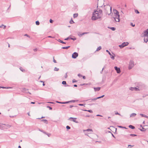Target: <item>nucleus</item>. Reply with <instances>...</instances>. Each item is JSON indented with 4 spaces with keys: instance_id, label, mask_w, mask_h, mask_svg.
<instances>
[{
    "instance_id": "12",
    "label": "nucleus",
    "mask_w": 148,
    "mask_h": 148,
    "mask_svg": "<svg viewBox=\"0 0 148 148\" xmlns=\"http://www.w3.org/2000/svg\"><path fill=\"white\" fill-rule=\"evenodd\" d=\"M89 32H84L82 33H81L80 32H78L77 33V34L79 36H82L83 35L85 34H87Z\"/></svg>"
},
{
    "instance_id": "36",
    "label": "nucleus",
    "mask_w": 148,
    "mask_h": 148,
    "mask_svg": "<svg viewBox=\"0 0 148 148\" xmlns=\"http://www.w3.org/2000/svg\"><path fill=\"white\" fill-rule=\"evenodd\" d=\"M130 135L132 137L136 136L137 135L135 134H130Z\"/></svg>"
},
{
    "instance_id": "27",
    "label": "nucleus",
    "mask_w": 148,
    "mask_h": 148,
    "mask_svg": "<svg viewBox=\"0 0 148 148\" xmlns=\"http://www.w3.org/2000/svg\"><path fill=\"white\" fill-rule=\"evenodd\" d=\"M142 129H139L141 131H142V132H145L146 130L145 129V128L144 127H142Z\"/></svg>"
},
{
    "instance_id": "13",
    "label": "nucleus",
    "mask_w": 148,
    "mask_h": 148,
    "mask_svg": "<svg viewBox=\"0 0 148 148\" xmlns=\"http://www.w3.org/2000/svg\"><path fill=\"white\" fill-rule=\"evenodd\" d=\"M71 101H66L65 102H59L58 101H56V102L57 103H61V104H66L70 102H71Z\"/></svg>"
},
{
    "instance_id": "58",
    "label": "nucleus",
    "mask_w": 148,
    "mask_h": 148,
    "mask_svg": "<svg viewBox=\"0 0 148 148\" xmlns=\"http://www.w3.org/2000/svg\"><path fill=\"white\" fill-rule=\"evenodd\" d=\"M42 132H43V133H44V134H46H46H47V132H45V131H42Z\"/></svg>"
},
{
    "instance_id": "55",
    "label": "nucleus",
    "mask_w": 148,
    "mask_h": 148,
    "mask_svg": "<svg viewBox=\"0 0 148 148\" xmlns=\"http://www.w3.org/2000/svg\"><path fill=\"white\" fill-rule=\"evenodd\" d=\"M78 76V77H82V75H81L80 74H78L77 75Z\"/></svg>"
},
{
    "instance_id": "63",
    "label": "nucleus",
    "mask_w": 148,
    "mask_h": 148,
    "mask_svg": "<svg viewBox=\"0 0 148 148\" xmlns=\"http://www.w3.org/2000/svg\"><path fill=\"white\" fill-rule=\"evenodd\" d=\"M74 106L73 105H70L69 106L70 108H72Z\"/></svg>"
},
{
    "instance_id": "20",
    "label": "nucleus",
    "mask_w": 148,
    "mask_h": 148,
    "mask_svg": "<svg viewBox=\"0 0 148 148\" xmlns=\"http://www.w3.org/2000/svg\"><path fill=\"white\" fill-rule=\"evenodd\" d=\"M129 127L132 129H134L135 128L134 126L131 125H130L129 126Z\"/></svg>"
},
{
    "instance_id": "51",
    "label": "nucleus",
    "mask_w": 148,
    "mask_h": 148,
    "mask_svg": "<svg viewBox=\"0 0 148 148\" xmlns=\"http://www.w3.org/2000/svg\"><path fill=\"white\" fill-rule=\"evenodd\" d=\"M69 39H70V38L69 37H68L67 38H65L64 39V40H69Z\"/></svg>"
},
{
    "instance_id": "59",
    "label": "nucleus",
    "mask_w": 148,
    "mask_h": 148,
    "mask_svg": "<svg viewBox=\"0 0 148 148\" xmlns=\"http://www.w3.org/2000/svg\"><path fill=\"white\" fill-rule=\"evenodd\" d=\"M133 145H128V146L130 147H132L133 146Z\"/></svg>"
},
{
    "instance_id": "23",
    "label": "nucleus",
    "mask_w": 148,
    "mask_h": 148,
    "mask_svg": "<svg viewBox=\"0 0 148 148\" xmlns=\"http://www.w3.org/2000/svg\"><path fill=\"white\" fill-rule=\"evenodd\" d=\"M19 69L21 71L23 72H25V70L23 69L22 67H20Z\"/></svg>"
},
{
    "instance_id": "4",
    "label": "nucleus",
    "mask_w": 148,
    "mask_h": 148,
    "mask_svg": "<svg viewBox=\"0 0 148 148\" xmlns=\"http://www.w3.org/2000/svg\"><path fill=\"white\" fill-rule=\"evenodd\" d=\"M11 126L8 125H6L4 124L0 123V129L2 130H3L5 129L10 128Z\"/></svg>"
},
{
    "instance_id": "24",
    "label": "nucleus",
    "mask_w": 148,
    "mask_h": 148,
    "mask_svg": "<svg viewBox=\"0 0 148 148\" xmlns=\"http://www.w3.org/2000/svg\"><path fill=\"white\" fill-rule=\"evenodd\" d=\"M41 121L44 122L46 124L48 123L46 119H42Z\"/></svg>"
},
{
    "instance_id": "10",
    "label": "nucleus",
    "mask_w": 148,
    "mask_h": 148,
    "mask_svg": "<svg viewBox=\"0 0 148 148\" xmlns=\"http://www.w3.org/2000/svg\"><path fill=\"white\" fill-rule=\"evenodd\" d=\"M78 56V54L76 52H74L72 55V58H76Z\"/></svg>"
},
{
    "instance_id": "30",
    "label": "nucleus",
    "mask_w": 148,
    "mask_h": 148,
    "mask_svg": "<svg viewBox=\"0 0 148 148\" xmlns=\"http://www.w3.org/2000/svg\"><path fill=\"white\" fill-rule=\"evenodd\" d=\"M84 111H88V112H89L90 113H92V110H84Z\"/></svg>"
},
{
    "instance_id": "40",
    "label": "nucleus",
    "mask_w": 148,
    "mask_h": 148,
    "mask_svg": "<svg viewBox=\"0 0 148 148\" xmlns=\"http://www.w3.org/2000/svg\"><path fill=\"white\" fill-rule=\"evenodd\" d=\"M66 127V129L67 130H69L71 128L68 125Z\"/></svg>"
},
{
    "instance_id": "5",
    "label": "nucleus",
    "mask_w": 148,
    "mask_h": 148,
    "mask_svg": "<svg viewBox=\"0 0 148 148\" xmlns=\"http://www.w3.org/2000/svg\"><path fill=\"white\" fill-rule=\"evenodd\" d=\"M104 0H98V5L99 7H101L104 4Z\"/></svg>"
},
{
    "instance_id": "38",
    "label": "nucleus",
    "mask_w": 148,
    "mask_h": 148,
    "mask_svg": "<svg viewBox=\"0 0 148 148\" xmlns=\"http://www.w3.org/2000/svg\"><path fill=\"white\" fill-rule=\"evenodd\" d=\"M135 13L136 14H139V12L138 11V10H135Z\"/></svg>"
},
{
    "instance_id": "64",
    "label": "nucleus",
    "mask_w": 148,
    "mask_h": 148,
    "mask_svg": "<svg viewBox=\"0 0 148 148\" xmlns=\"http://www.w3.org/2000/svg\"><path fill=\"white\" fill-rule=\"evenodd\" d=\"M35 102H31V104H35Z\"/></svg>"
},
{
    "instance_id": "45",
    "label": "nucleus",
    "mask_w": 148,
    "mask_h": 148,
    "mask_svg": "<svg viewBox=\"0 0 148 148\" xmlns=\"http://www.w3.org/2000/svg\"><path fill=\"white\" fill-rule=\"evenodd\" d=\"M70 39L71 40H76V38H70Z\"/></svg>"
},
{
    "instance_id": "46",
    "label": "nucleus",
    "mask_w": 148,
    "mask_h": 148,
    "mask_svg": "<svg viewBox=\"0 0 148 148\" xmlns=\"http://www.w3.org/2000/svg\"><path fill=\"white\" fill-rule=\"evenodd\" d=\"M49 22L51 23H53V21L51 19H50L49 20Z\"/></svg>"
},
{
    "instance_id": "7",
    "label": "nucleus",
    "mask_w": 148,
    "mask_h": 148,
    "mask_svg": "<svg viewBox=\"0 0 148 148\" xmlns=\"http://www.w3.org/2000/svg\"><path fill=\"white\" fill-rule=\"evenodd\" d=\"M129 44L127 42H125L122 44L119 45V47L121 48H122L124 47L127 46Z\"/></svg>"
},
{
    "instance_id": "28",
    "label": "nucleus",
    "mask_w": 148,
    "mask_h": 148,
    "mask_svg": "<svg viewBox=\"0 0 148 148\" xmlns=\"http://www.w3.org/2000/svg\"><path fill=\"white\" fill-rule=\"evenodd\" d=\"M58 41L62 44H66L65 42H64L63 41H62V40H60L59 39L58 40Z\"/></svg>"
},
{
    "instance_id": "60",
    "label": "nucleus",
    "mask_w": 148,
    "mask_h": 148,
    "mask_svg": "<svg viewBox=\"0 0 148 148\" xmlns=\"http://www.w3.org/2000/svg\"><path fill=\"white\" fill-rule=\"evenodd\" d=\"M37 49L36 48V49H34V51H37Z\"/></svg>"
},
{
    "instance_id": "52",
    "label": "nucleus",
    "mask_w": 148,
    "mask_h": 148,
    "mask_svg": "<svg viewBox=\"0 0 148 148\" xmlns=\"http://www.w3.org/2000/svg\"><path fill=\"white\" fill-rule=\"evenodd\" d=\"M53 62H54L55 63H56L57 62L56 60H55L54 59V57H53Z\"/></svg>"
},
{
    "instance_id": "47",
    "label": "nucleus",
    "mask_w": 148,
    "mask_h": 148,
    "mask_svg": "<svg viewBox=\"0 0 148 148\" xmlns=\"http://www.w3.org/2000/svg\"><path fill=\"white\" fill-rule=\"evenodd\" d=\"M46 135H47L49 137L51 135V134L50 133H47V134Z\"/></svg>"
},
{
    "instance_id": "6",
    "label": "nucleus",
    "mask_w": 148,
    "mask_h": 148,
    "mask_svg": "<svg viewBox=\"0 0 148 148\" xmlns=\"http://www.w3.org/2000/svg\"><path fill=\"white\" fill-rule=\"evenodd\" d=\"M134 62L132 60H130L129 65L128 69H131L134 66Z\"/></svg>"
},
{
    "instance_id": "39",
    "label": "nucleus",
    "mask_w": 148,
    "mask_h": 148,
    "mask_svg": "<svg viewBox=\"0 0 148 148\" xmlns=\"http://www.w3.org/2000/svg\"><path fill=\"white\" fill-rule=\"evenodd\" d=\"M130 25L133 27L135 26V25L134 24L132 23H131Z\"/></svg>"
},
{
    "instance_id": "17",
    "label": "nucleus",
    "mask_w": 148,
    "mask_h": 148,
    "mask_svg": "<svg viewBox=\"0 0 148 148\" xmlns=\"http://www.w3.org/2000/svg\"><path fill=\"white\" fill-rule=\"evenodd\" d=\"M144 40L145 42H147L148 41V37H144Z\"/></svg>"
},
{
    "instance_id": "21",
    "label": "nucleus",
    "mask_w": 148,
    "mask_h": 148,
    "mask_svg": "<svg viewBox=\"0 0 148 148\" xmlns=\"http://www.w3.org/2000/svg\"><path fill=\"white\" fill-rule=\"evenodd\" d=\"M78 16V14L77 13L74 14L73 15V17L75 18L77 17Z\"/></svg>"
},
{
    "instance_id": "3",
    "label": "nucleus",
    "mask_w": 148,
    "mask_h": 148,
    "mask_svg": "<svg viewBox=\"0 0 148 148\" xmlns=\"http://www.w3.org/2000/svg\"><path fill=\"white\" fill-rule=\"evenodd\" d=\"M104 7L106 14H110L111 13V6L110 5H104Z\"/></svg>"
},
{
    "instance_id": "26",
    "label": "nucleus",
    "mask_w": 148,
    "mask_h": 148,
    "mask_svg": "<svg viewBox=\"0 0 148 148\" xmlns=\"http://www.w3.org/2000/svg\"><path fill=\"white\" fill-rule=\"evenodd\" d=\"M140 115L142 117H144L146 118L148 117V116H147L142 114H140Z\"/></svg>"
},
{
    "instance_id": "42",
    "label": "nucleus",
    "mask_w": 148,
    "mask_h": 148,
    "mask_svg": "<svg viewBox=\"0 0 148 148\" xmlns=\"http://www.w3.org/2000/svg\"><path fill=\"white\" fill-rule=\"evenodd\" d=\"M106 51L108 53H109V54L110 55V56H111V53L110 52V51H108V50H106Z\"/></svg>"
},
{
    "instance_id": "37",
    "label": "nucleus",
    "mask_w": 148,
    "mask_h": 148,
    "mask_svg": "<svg viewBox=\"0 0 148 148\" xmlns=\"http://www.w3.org/2000/svg\"><path fill=\"white\" fill-rule=\"evenodd\" d=\"M62 84L63 85H66V82L65 81H63L62 82Z\"/></svg>"
},
{
    "instance_id": "25",
    "label": "nucleus",
    "mask_w": 148,
    "mask_h": 148,
    "mask_svg": "<svg viewBox=\"0 0 148 148\" xmlns=\"http://www.w3.org/2000/svg\"><path fill=\"white\" fill-rule=\"evenodd\" d=\"M101 46H99L97 49L95 51H98L99 50H101Z\"/></svg>"
},
{
    "instance_id": "56",
    "label": "nucleus",
    "mask_w": 148,
    "mask_h": 148,
    "mask_svg": "<svg viewBox=\"0 0 148 148\" xmlns=\"http://www.w3.org/2000/svg\"><path fill=\"white\" fill-rule=\"evenodd\" d=\"M78 105L79 106H84V105L82 104H78Z\"/></svg>"
},
{
    "instance_id": "2",
    "label": "nucleus",
    "mask_w": 148,
    "mask_h": 148,
    "mask_svg": "<svg viewBox=\"0 0 148 148\" xmlns=\"http://www.w3.org/2000/svg\"><path fill=\"white\" fill-rule=\"evenodd\" d=\"M101 16L99 14L98 11L96 10L93 12L91 19L92 20H95L100 18Z\"/></svg>"
},
{
    "instance_id": "11",
    "label": "nucleus",
    "mask_w": 148,
    "mask_h": 148,
    "mask_svg": "<svg viewBox=\"0 0 148 148\" xmlns=\"http://www.w3.org/2000/svg\"><path fill=\"white\" fill-rule=\"evenodd\" d=\"M130 89L132 91H139V89L137 88L136 87H131Z\"/></svg>"
},
{
    "instance_id": "53",
    "label": "nucleus",
    "mask_w": 148,
    "mask_h": 148,
    "mask_svg": "<svg viewBox=\"0 0 148 148\" xmlns=\"http://www.w3.org/2000/svg\"><path fill=\"white\" fill-rule=\"evenodd\" d=\"M25 36H26L27 37H30V36H29L28 34H25Z\"/></svg>"
},
{
    "instance_id": "18",
    "label": "nucleus",
    "mask_w": 148,
    "mask_h": 148,
    "mask_svg": "<svg viewBox=\"0 0 148 148\" xmlns=\"http://www.w3.org/2000/svg\"><path fill=\"white\" fill-rule=\"evenodd\" d=\"M97 11H98V12L99 13V14H100L101 16L102 14V10L100 9V10H97Z\"/></svg>"
},
{
    "instance_id": "19",
    "label": "nucleus",
    "mask_w": 148,
    "mask_h": 148,
    "mask_svg": "<svg viewBox=\"0 0 148 148\" xmlns=\"http://www.w3.org/2000/svg\"><path fill=\"white\" fill-rule=\"evenodd\" d=\"M136 114L135 113H132L130 115V117H134L136 116Z\"/></svg>"
},
{
    "instance_id": "22",
    "label": "nucleus",
    "mask_w": 148,
    "mask_h": 148,
    "mask_svg": "<svg viewBox=\"0 0 148 148\" xmlns=\"http://www.w3.org/2000/svg\"><path fill=\"white\" fill-rule=\"evenodd\" d=\"M70 47V46H67V47H62V49H68Z\"/></svg>"
},
{
    "instance_id": "15",
    "label": "nucleus",
    "mask_w": 148,
    "mask_h": 148,
    "mask_svg": "<svg viewBox=\"0 0 148 148\" xmlns=\"http://www.w3.org/2000/svg\"><path fill=\"white\" fill-rule=\"evenodd\" d=\"M116 130L117 128H115L114 127L112 126V132H114V131H115V132H116Z\"/></svg>"
},
{
    "instance_id": "43",
    "label": "nucleus",
    "mask_w": 148,
    "mask_h": 148,
    "mask_svg": "<svg viewBox=\"0 0 148 148\" xmlns=\"http://www.w3.org/2000/svg\"><path fill=\"white\" fill-rule=\"evenodd\" d=\"M105 131V132L106 133H111V132L110 131H108L107 130H106Z\"/></svg>"
},
{
    "instance_id": "16",
    "label": "nucleus",
    "mask_w": 148,
    "mask_h": 148,
    "mask_svg": "<svg viewBox=\"0 0 148 148\" xmlns=\"http://www.w3.org/2000/svg\"><path fill=\"white\" fill-rule=\"evenodd\" d=\"M100 89V87H98L97 88H94V90L95 91H98Z\"/></svg>"
},
{
    "instance_id": "33",
    "label": "nucleus",
    "mask_w": 148,
    "mask_h": 148,
    "mask_svg": "<svg viewBox=\"0 0 148 148\" xmlns=\"http://www.w3.org/2000/svg\"><path fill=\"white\" fill-rule=\"evenodd\" d=\"M98 99V98H97H97H95L92 99H89V100H91V101H95V100H96V99Z\"/></svg>"
},
{
    "instance_id": "62",
    "label": "nucleus",
    "mask_w": 148,
    "mask_h": 148,
    "mask_svg": "<svg viewBox=\"0 0 148 148\" xmlns=\"http://www.w3.org/2000/svg\"><path fill=\"white\" fill-rule=\"evenodd\" d=\"M97 116H102L99 115V114H97Z\"/></svg>"
},
{
    "instance_id": "49",
    "label": "nucleus",
    "mask_w": 148,
    "mask_h": 148,
    "mask_svg": "<svg viewBox=\"0 0 148 148\" xmlns=\"http://www.w3.org/2000/svg\"><path fill=\"white\" fill-rule=\"evenodd\" d=\"M77 82V81L75 79H73L72 81L73 83L76 82Z\"/></svg>"
},
{
    "instance_id": "14",
    "label": "nucleus",
    "mask_w": 148,
    "mask_h": 148,
    "mask_svg": "<svg viewBox=\"0 0 148 148\" xmlns=\"http://www.w3.org/2000/svg\"><path fill=\"white\" fill-rule=\"evenodd\" d=\"M71 119H73L72 121L74 122H75L76 123H77L78 122L76 121V118H73V117H70L69 119L70 120Z\"/></svg>"
},
{
    "instance_id": "29",
    "label": "nucleus",
    "mask_w": 148,
    "mask_h": 148,
    "mask_svg": "<svg viewBox=\"0 0 148 148\" xmlns=\"http://www.w3.org/2000/svg\"><path fill=\"white\" fill-rule=\"evenodd\" d=\"M85 131H88H88H92V129H88L86 130H84V132Z\"/></svg>"
},
{
    "instance_id": "41",
    "label": "nucleus",
    "mask_w": 148,
    "mask_h": 148,
    "mask_svg": "<svg viewBox=\"0 0 148 148\" xmlns=\"http://www.w3.org/2000/svg\"><path fill=\"white\" fill-rule=\"evenodd\" d=\"M104 96V95H103L101 96L97 97V98H98V99H100V98H101L103 97Z\"/></svg>"
},
{
    "instance_id": "9",
    "label": "nucleus",
    "mask_w": 148,
    "mask_h": 148,
    "mask_svg": "<svg viewBox=\"0 0 148 148\" xmlns=\"http://www.w3.org/2000/svg\"><path fill=\"white\" fill-rule=\"evenodd\" d=\"M114 68L118 73H120L121 70L119 68H118L117 66H116L114 67Z\"/></svg>"
},
{
    "instance_id": "34",
    "label": "nucleus",
    "mask_w": 148,
    "mask_h": 148,
    "mask_svg": "<svg viewBox=\"0 0 148 148\" xmlns=\"http://www.w3.org/2000/svg\"><path fill=\"white\" fill-rule=\"evenodd\" d=\"M36 24L37 25H39L40 23L38 21H36Z\"/></svg>"
},
{
    "instance_id": "35",
    "label": "nucleus",
    "mask_w": 148,
    "mask_h": 148,
    "mask_svg": "<svg viewBox=\"0 0 148 148\" xmlns=\"http://www.w3.org/2000/svg\"><path fill=\"white\" fill-rule=\"evenodd\" d=\"M115 112V114H116V115L118 114V115H119L121 116V115L120 114H119L117 112L115 111V112Z\"/></svg>"
},
{
    "instance_id": "54",
    "label": "nucleus",
    "mask_w": 148,
    "mask_h": 148,
    "mask_svg": "<svg viewBox=\"0 0 148 148\" xmlns=\"http://www.w3.org/2000/svg\"><path fill=\"white\" fill-rule=\"evenodd\" d=\"M114 56L112 55V59L114 60Z\"/></svg>"
},
{
    "instance_id": "48",
    "label": "nucleus",
    "mask_w": 148,
    "mask_h": 148,
    "mask_svg": "<svg viewBox=\"0 0 148 148\" xmlns=\"http://www.w3.org/2000/svg\"><path fill=\"white\" fill-rule=\"evenodd\" d=\"M116 29L114 27H112V30L114 31Z\"/></svg>"
},
{
    "instance_id": "61",
    "label": "nucleus",
    "mask_w": 148,
    "mask_h": 148,
    "mask_svg": "<svg viewBox=\"0 0 148 148\" xmlns=\"http://www.w3.org/2000/svg\"><path fill=\"white\" fill-rule=\"evenodd\" d=\"M119 127H120V128H125V129H126V128L125 127H123L121 126H119Z\"/></svg>"
},
{
    "instance_id": "50",
    "label": "nucleus",
    "mask_w": 148,
    "mask_h": 148,
    "mask_svg": "<svg viewBox=\"0 0 148 148\" xmlns=\"http://www.w3.org/2000/svg\"><path fill=\"white\" fill-rule=\"evenodd\" d=\"M47 108H49V110H52V108H51V107H50V106H47Z\"/></svg>"
},
{
    "instance_id": "31",
    "label": "nucleus",
    "mask_w": 148,
    "mask_h": 148,
    "mask_svg": "<svg viewBox=\"0 0 148 148\" xmlns=\"http://www.w3.org/2000/svg\"><path fill=\"white\" fill-rule=\"evenodd\" d=\"M69 23L70 24H73V23H74V22L72 20V18L71 19V20L69 22Z\"/></svg>"
},
{
    "instance_id": "57",
    "label": "nucleus",
    "mask_w": 148,
    "mask_h": 148,
    "mask_svg": "<svg viewBox=\"0 0 148 148\" xmlns=\"http://www.w3.org/2000/svg\"><path fill=\"white\" fill-rule=\"evenodd\" d=\"M67 77V73H66L65 75V78H66Z\"/></svg>"
},
{
    "instance_id": "32",
    "label": "nucleus",
    "mask_w": 148,
    "mask_h": 148,
    "mask_svg": "<svg viewBox=\"0 0 148 148\" xmlns=\"http://www.w3.org/2000/svg\"><path fill=\"white\" fill-rule=\"evenodd\" d=\"M54 71H58L59 70V69L58 68H57L56 67H55L54 69Z\"/></svg>"
},
{
    "instance_id": "44",
    "label": "nucleus",
    "mask_w": 148,
    "mask_h": 148,
    "mask_svg": "<svg viewBox=\"0 0 148 148\" xmlns=\"http://www.w3.org/2000/svg\"><path fill=\"white\" fill-rule=\"evenodd\" d=\"M4 26V29H5V28H6V26L5 25H1V26H0V27H2V26Z\"/></svg>"
},
{
    "instance_id": "8",
    "label": "nucleus",
    "mask_w": 148,
    "mask_h": 148,
    "mask_svg": "<svg viewBox=\"0 0 148 148\" xmlns=\"http://www.w3.org/2000/svg\"><path fill=\"white\" fill-rule=\"evenodd\" d=\"M143 36L144 37H148V29L144 31Z\"/></svg>"
},
{
    "instance_id": "1",
    "label": "nucleus",
    "mask_w": 148,
    "mask_h": 148,
    "mask_svg": "<svg viewBox=\"0 0 148 148\" xmlns=\"http://www.w3.org/2000/svg\"><path fill=\"white\" fill-rule=\"evenodd\" d=\"M113 12L115 16L114 17H113L114 20L116 22H119L120 21V15L118 11L116 9H113Z\"/></svg>"
}]
</instances>
